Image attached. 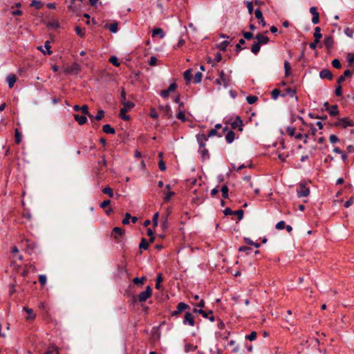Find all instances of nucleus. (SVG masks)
Returning a JSON list of instances; mask_svg holds the SVG:
<instances>
[{"label": "nucleus", "mask_w": 354, "mask_h": 354, "mask_svg": "<svg viewBox=\"0 0 354 354\" xmlns=\"http://www.w3.org/2000/svg\"><path fill=\"white\" fill-rule=\"evenodd\" d=\"M243 121L240 117H236V119L232 122L231 127L232 129H239V131L243 130Z\"/></svg>", "instance_id": "11"}, {"label": "nucleus", "mask_w": 354, "mask_h": 354, "mask_svg": "<svg viewBox=\"0 0 354 354\" xmlns=\"http://www.w3.org/2000/svg\"><path fill=\"white\" fill-rule=\"evenodd\" d=\"M131 216L129 213H126L124 218L122 220V223L124 225H127L129 223V219H131Z\"/></svg>", "instance_id": "60"}, {"label": "nucleus", "mask_w": 354, "mask_h": 354, "mask_svg": "<svg viewBox=\"0 0 354 354\" xmlns=\"http://www.w3.org/2000/svg\"><path fill=\"white\" fill-rule=\"evenodd\" d=\"M285 227H286V224L283 221H281L278 222L275 225L276 229H277L279 230H283L285 228Z\"/></svg>", "instance_id": "54"}, {"label": "nucleus", "mask_w": 354, "mask_h": 354, "mask_svg": "<svg viewBox=\"0 0 354 354\" xmlns=\"http://www.w3.org/2000/svg\"><path fill=\"white\" fill-rule=\"evenodd\" d=\"M230 44V42L227 41H222L221 43H220L218 45V48L222 51H225L227 48V47L228 46V45Z\"/></svg>", "instance_id": "36"}, {"label": "nucleus", "mask_w": 354, "mask_h": 354, "mask_svg": "<svg viewBox=\"0 0 354 354\" xmlns=\"http://www.w3.org/2000/svg\"><path fill=\"white\" fill-rule=\"evenodd\" d=\"M231 77L229 75L225 73L223 71L218 73V77L216 79L215 84L218 86V89L221 86L227 88L230 85Z\"/></svg>", "instance_id": "1"}, {"label": "nucleus", "mask_w": 354, "mask_h": 354, "mask_svg": "<svg viewBox=\"0 0 354 354\" xmlns=\"http://www.w3.org/2000/svg\"><path fill=\"white\" fill-rule=\"evenodd\" d=\"M59 348L55 344H50L45 351V354H59Z\"/></svg>", "instance_id": "18"}, {"label": "nucleus", "mask_w": 354, "mask_h": 354, "mask_svg": "<svg viewBox=\"0 0 354 354\" xmlns=\"http://www.w3.org/2000/svg\"><path fill=\"white\" fill-rule=\"evenodd\" d=\"M234 132L233 131H229L225 135V140L228 143H232L234 140Z\"/></svg>", "instance_id": "26"}, {"label": "nucleus", "mask_w": 354, "mask_h": 354, "mask_svg": "<svg viewBox=\"0 0 354 354\" xmlns=\"http://www.w3.org/2000/svg\"><path fill=\"white\" fill-rule=\"evenodd\" d=\"M254 15H255V17L256 18L259 20V19H263V13L261 11L260 9H257L254 12Z\"/></svg>", "instance_id": "61"}, {"label": "nucleus", "mask_w": 354, "mask_h": 354, "mask_svg": "<svg viewBox=\"0 0 354 354\" xmlns=\"http://www.w3.org/2000/svg\"><path fill=\"white\" fill-rule=\"evenodd\" d=\"M279 95H280V91L277 88L272 90V91L271 93L272 98L274 100H277Z\"/></svg>", "instance_id": "53"}, {"label": "nucleus", "mask_w": 354, "mask_h": 354, "mask_svg": "<svg viewBox=\"0 0 354 354\" xmlns=\"http://www.w3.org/2000/svg\"><path fill=\"white\" fill-rule=\"evenodd\" d=\"M183 324H188L192 326L194 325V317L191 313L187 312L185 313L183 319Z\"/></svg>", "instance_id": "10"}, {"label": "nucleus", "mask_w": 354, "mask_h": 354, "mask_svg": "<svg viewBox=\"0 0 354 354\" xmlns=\"http://www.w3.org/2000/svg\"><path fill=\"white\" fill-rule=\"evenodd\" d=\"M203 317L209 319L211 322L214 321V317L212 315V311L209 310V312L205 311V315H203Z\"/></svg>", "instance_id": "51"}, {"label": "nucleus", "mask_w": 354, "mask_h": 354, "mask_svg": "<svg viewBox=\"0 0 354 354\" xmlns=\"http://www.w3.org/2000/svg\"><path fill=\"white\" fill-rule=\"evenodd\" d=\"M124 230H122L120 227H115L113 228V230L112 231L111 236L115 239H119L124 234Z\"/></svg>", "instance_id": "12"}, {"label": "nucleus", "mask_w": 354, "mask_h": 354, "mask_svg": "<svg viewBox=\"0 0 354 354\" xmlns=\"http://www.w3.org/2000/svg\"><path fill=\"white\" fill-rule=\"evenodd\" d=\"M177 86L175 83H172L169 85L167 89L163 90L160 92V95L162 97H167L171 92H173L176 90Z\"/></svg>", "instance_id": "9"}, {"label": "nucleus", "mask_w": 354, "mask_h": 354, "mask_svg": "<svg viewBox=\"0 0 354 354\" xmlns=\"http://www.w3.org/2000/svg\"><path fill=\"white\" fill-rule=\"evenodd\" d=\"M196 140L199 145V148H205V142L208 140V136L205 134H197Z\"/></svg>", "instance_id": "7"}, {"label": "nucleus", "mask_w": 354, "mask_h": 354, "mask_svg": "<svg viewBox=\"0 0 354 354\" xmlns=\"http://www.w3.org/2000/svg\"><path fill=\"white\" fill-rule=\"evenodd\" d=\"M152 35H158L160 38H163L165 37V32L162 28H156L153 30Z\"/></svg>", "instance_id": "28"}, {"label": "nucleus", "mask_w": 354, "mask_h": 354, "mask_svg": "<svg viewBox=\"0 0 354 354\" xmlns=\"http://www.w3.org/2000/svg\"><path fill=\"white\" fill-rule=\"evenodd\" d=\"M75 120L79 123V124L82 125L86 123L87 118L84 115H75Z\"/></svg>", "instance_id": "25"}, {"label": "nucleus", "mask_w": 354, "mask_h": 354, "mask_svg": "<svg viewBox=\"0 0 354 354\" xmlns=\"http://www.w3.org/2000/svg\"><path fill=\"white\" fill-rule=\"evenodd\" d=\"M347 61L349 64H352L354 62V53H348Z\"/></svg>", "instance_id": "64"}, {"label": "nucleus", "mask_w": 354, "mask_h": 354, "mask_svg": "<svg viewBox=\"0 0 354 354\" xmlns=\"http://www.w3.org/2000/svg\"><path fill=\"white\" fill-rule=\"evenodd\" d=\"M324 44L325 45V46L328 49L331 48L333 45V37L331 36H328V37H325L324 40Z\"/></svg>", "instance_id": "22"}, {"label": "nucleus", "mask_w": 354, "mask_h": 354, "mask_svg": "<svg viewBox=\"0 0 354 354\" xmlns=\"http://www.w3.org/2000/svg\"><path fill=\"white\" fill-rule=\"evenodd\" d=\"M75 31L76 34L80 37L83 38L85 36V30L82 29L80 26H75Z\"/></svg>", "instance_id": "34"}, {"label": "nucleus", "mask_w": 354, "mask_h": 354, "mask_svg": "<svg viewBox=\"0 0 354 354\" xmlns=\"http://www.w3.org/2000/svg\"><path fill=\"white\" fill-rule=\"evenodd\" d=\"M257 97L254 96V95H248L247 97H246V100L248 102V103L249 104H252L254 103H255L257 100Z\"/></svg>", "instance_id": "40"}, {"label": "nucleus", "mask_w": 354, "mask_h": 354, "mask_svg": "<svg viewBox=\"0 0 354 354\" xmlns=\"http://www.w3.org/2000/svg\"><path fill=\"white\" fill-rule=\"evenodd\" d=\"M344 33L348 37L352 38L353 37L354 32H353V29L347 27L344 29Z\"/></svg>", "instance_id": "49"}, {"label": "nucleus", "mask_w": 354, "mask_h": 354, "mask_svg": "<svg viewBox=\"0 0 354 354\" xmlns=\"http://www.w3.org/2000/svg\"><path fill=\"white\" fill-rule=\"evenodd\" d=\"M260 48L261 45L257 41H255L251 47V51L257 55L259 52Z\"/></svg>", "instance_id": "32"}, {"label": "nucleus", "mask_w": 354, "mask_h": 354, "mask_svg": "<svg viewBox=\"0 0 354 354\" xmlns=\"http://www.w3.org/2000/svg\"><path fill=\"white\" fill-rule=\"evenodd\" d=\"M104 116V112L102 110H99L97 113V115L93 117L96 120H101Z\"/></svg>", "instance_id": "48"}, {"label": "nucleus", "mask_w": 354, "mask_h": 354, "mask_svg": "<svg viewBox=\"0 0 354 354\" xmlns=\"http://www.w3.org/2000/svg\"><path fill=\"white\" fill-rule=\"evenodd\" d=\"M102 130L105 133L114 134L115 133V129L110 124H104L102 127Z\"/></svg>", "instance_id": "23"}, {"label": "nucleus", "mask_w": 354, "mask_h": 354, "mask_svg": "<svg viewBox=\"0 0 354 354\" xmlns=\"http://www.w3.org/2000/svg\"><path fill=\"white\" fill-rule=\"evenodd\" d=\"M298 197H306L309 195L310 189L305 185L301 184L297 190Z\"/></svg>", "instance_id": "5"}, {"label": "nucleus", "mask_w": 354, "mask_h": 354, "mask_svg": "<svg viewBox=\"0 0 354 354\" xmlns=\"http://www.w3.org/2000/svg\"><path fill=\"white\" fill-rule=\"evenodd\" d=\"M24 310L26 312L28 316L26 317L27 319H34L36 317V315L34 313L32 309L24 307Z\"/></svg>", "instance_id": "24"}, {"label": "nucleus", "mask_w": 354, "mask_h": 354, "mask_svg": "<svg viewBox=\"0 0 354 354\" xmlns=\"http://www.w3.org/2000/svg\"><path fill=\"white\" fill-rule=\"evenodd\" d=\"M189 307V306L183 302H180L178 304L176 310L171 313L172 316H177L179 314H180L183 311H184L186 309H188Z\"/></svg>", "instance_id": "6"}, {"label": "nucleus", "mask_w": 354, "mask_h": 354, "mask_svg": "<svg viewBox=\"0 0 354 354\" xmlns=\"http://www.w3.org/2000/svg\"><path fill=\"white\" fill-rule=\"evenodd\" d=\"M149 246V243L145 239H142L139 248L140 249L147 250Z\"/></svg>", "instance_id": "39"}, {"label": "nucleus", "mask_w": 354, "mask_h": 354, "mask_svg": "<svg viewBox=\"0 0 354 354\" xmlns=\"http://www.w3.org/2000/svg\"><path fill=\"white\" fill-rule=\"evenodd\" d=\"M332 66L335 68H340L342 65L339 59H335L332 61Z\"/></svg>", "instance_id": "58"}, {"label": "nucleus", "mask_w": 354, "mask_h": 354, "mask_svg": "<svg viewBox=\"0 0 354 354\" xmlns=\"http://www.w3.org/2000/svg\"><path fill=\"white\" fill-rule=\"evenodd\" d=\"M192 77V75L191 70L188 69V70L185 71L184 73V78L187 83L190 82Z\"/></svg>", "instance_id": "37"}, {"label": "nucleus", "mask_w": 354, "mask_h": 354, "mask_svg": "<svg viewBox=\"0 0 354 354\" xmlns=\"http://www.w3.org/2000/svg\"><path fill=\"white\" fill-rule=\"evenodd\" d=\"M284 70H285V76L288 77L290 75L291 71V66L288 61L284 62Z\"/></svg>", "instance_id": "30"}, {"label": "nucleus", "mask_w": 354, "mask_h": 354, "mask_svg": "<svg viewBox=\"0 0 354 354\" xmlns=\"http://www.w3.org/2000/svg\"><path fill=\"white\" fill-rule=\"evenodd\" d=\"M245 43L244 39H241L239 41V43L236 46V51L239 53L240 50H241L243 48H241V45L244 44Z\"/></svg>", "instance_id": "50"}, {"label": "nucleus", "mask_w": 354, "mask_h": 354, "mask_svg": "<svg viewBox=\"0 0 354 354\" xmlns=\"http://www.w3.org/2000/svg\"><path fill=\"white\" fill-rule=\"evenodd\" d=\"M198 153L203 160H208L209 158V151L206 148H199Z\"/></svg>", "instance_id": "19"}, {"label": "nucleus", "mask_w": 354, "mask_h": 354, "mask_svg": "<svg viewBox=\"0 0 354 354\" xmlns=\"http://www.w3.org/2000/svg\"><path fill=\"white\" fill-rule=\"evenodd\" d=\"M202 73L200 72H197L194 77V82L196 84L200 83L202 80Z\"/></svg>", "instance_id": "44"}, {"label": "nucleus", "mask_w": 354, "mask_h": 354, "mask_svg": "<svg viewBox=\"0 0 354 354\" xmlns=\"http://www.w3.org/2000/svg\"><path fill=\"white\" fill-rule=\"evenodd\" d=\"M43 5V3L37 0H33L30 3L31 7H35L37 10L41 9Z\"/></svg>", "instance_id": "33"}, {"label": "nucleus", "mask_w": 354, "mask_h": 354, "mask_svg": "<svg viewBox=\"0 0 354 354\" xmlns=\"http://www.w3.org/2000/svg\"><path fill=\"white\" fill-rule=\"evenodd\" d=\"M310 12L313 15L312 23L313 24H317L319 22V14L317 12L316 7H311L310 8Z\"/></svg>", "instance_id": "8"}, {"label": "nucleus", "mask_w": 354, "mask_h": 354, "mask_svg": "<svg viewBox=\"0 0 354 354\" xmlns=\"http://www.w3.org/2000/svg\"><path fill=\"white\" fill-rule=\"evenodd\" d=\"M197 348V345H194L193 344L188 342L187 339H185L184 351L185 353L195 351Z\"/></svg>", "instance_id": "13"}, {"label": "nucleus", "mask_w": 354, "mask_h": 354, "mask_svg": "<svg viewBox=\"0 0 354 354\" xmlns=\"http://www.w3.org/2000/svg\"><path fill=\"white\" fill-rule=\"evenodd\" d=\"M102 192L105 194H107L109 197L113 196V192L112 189H111L109 187H106L102 189Z\"/></svg>", "instance_id": "42"}, {"label": "nucleus", "mask_w": 354, "mask_h": 354, "mask_svg": "<svg viewBox=\"0 0 354 354\" xmlns=\"http://www.w3.org/2000/svg\"><path fill=\"white\" fill-rule=\"evenodd\" d=\"M160 333H152L151 337L149 339V343L151 344V348L154 347L156 344L159 342L160 338Z\"/></svg>", "instance_id": "17"}, {"label": "nucleus", "mask_w": 354, "mask_h": 354, "mask_svg": "<svg viewBox=\"0 0 354 354\" xmlns=\"http://www.w3.org/2000/svg\"><path fill=\"white\" fill-rule=\"evenodd\" d=\"M257 41L261 44H266L269 42V38L262 34H257L255 37Z\"/></svg>", "instance_id": "15"}, {"label": "nucleus", "mask_w": 354, "mask_h": 354, "mask_svg": "<svg viewBox=\"0 0 354 354\" xmlns=\"http://www.w3.org/2000/svg\"><path fill=\"white\" fill-rule=\"evenodd\" d=\"M127 109L126 107H123L120 109V114H119V117L125 120V121H128L130 120V117L127 115Z\"/></svg>", "instance_id": "21"}, {"label": "nucleus", "mask_w": 354, "mask_h": 354, "mask_svg": "<svg viewBox=\"0 0 354 354\" xmlns=\"http://www.w3.org/2000/svg\"><path fill=\"white\" fill-rule=\"evenodd\" d=\"M175 195V193L174 192H171V191H168L165 196H164V201L165 202H168L169 201V200L171 199V198Z\"/></svg>", "instance_id": "43"}, {"label": "nucleus", "mask_w": 354, "mask_h": 354, "mask_svg": "<svg viewBox=\"0 0 354 354\" xmlns=\"http://www.w3.org/2000/svg\"><path fill=\"white\" fill-rule=\"evenodd\" d=\"M319 77L322 79H327L330 80L333 79V74L329 70L323 69L319 73Z\"/></svg>", "instance_id": "16"}, {"label": "nucleus", "mask_w": 354, "mask_h": 354, "mask_svg": "<svg viewBox=\"0 0 354 354\" xmlns=\"http://www.w3.org/2000/svg\"><path fill=\"white\" fill-rule=\"evenodd\" d=\"M80 110L82 111V113H84V115H88L91 120L93 119V115H92L89 113L88 108L87 105H83L82 106H81Z\"/></svg>", "instance_id": "31"}, {"label": "nucleus", "mask_w": 354, "mask_h": 354, "mask_svg": "<svg viewBox=\"0 0 354 354\" xmlns=\"http://www.w3.org/2000/svg\"><path fill=\"white\" fill-rule=\"evenodd\" d=\"M322 35L321 33V28L319 27H316L315 28L314 32V37L316 39V42H319L320 39L322 38Z\"/></svg>", "instance_id": "27"}, {"label": "nucleus", "mask_w": 354, "mask_h": 354, "mask_svg": "<svg viewBox=\"0 0 354 354\" xmlns=\"http://www.w3.org/2000/svg\"><path fill=\"white\" fill-rule=\"evenodd\" d=\"M109 62L115 66H119L120 64L115 56H111L109 59Z\"/></svg>", "instance_id": "45"}, {"label": "nucleus", "mask_w": 354, "mask_h": 354, "mask_svg": "<svg viewBox=\"0 0 354 354\" xmlns=\"http://www.w3.org/2000/svg\"><path fill=\"white\" fill-rule=\"evenodd\" d=\"M17 80V76L15 74L11 73L7 76L6 81L10 88H12L14 86Z\"/></svg>", "instance_id": "14"}, {"label": "nucleus", "mask_w": 354, "mask_h": 354, "mask_svg": "<svg viewBox=\"0 0 354 354\" xmlns=\"http://www.w3.org/2000/svg\"><path fill=\"white\" fill-rule=\"evenodd\" d=\"M286 133L291 137H294L295 135V128L294 127H288L286 129Z\"/></svg>", "instance_id": "41"}, {"label": "nucleus", "mask_w": 354, "mask_h": 354, "mask_svg": "<svg viewBox=\"0 0 354 354\" xmlns=\"http://www.w3.org/2000/svg\"><path fill=\"white\" fill-rule=\"evenodd\" d=\"M145 280V277H141V278H138V277H135L133 279V281L134 283L136 284H143L144 283V281Z\"/></svg>", "instance_id": "57"}, {"label": "nucleus", "mask_w": 354, "mask_h": 354, "mask_svg": "<svg viewBox=\"0 0 354 354\" xmlns=\"http://www.w3.org/2000/svg\"><path fill=\"white\" fill-rule=\"evenodd\" d=\"M149 115L153 119H157L158 117V114L154 108L150 109Z\"/></svg>", "instance_id": "59"}, {"label": "nucleus", "mask_w": 354, "mask_h": 354, "mask_svg": "<svg viewBox=\"0 0 354 354\" xmlns=\"http://www.w3.org/2000/svg\"><path fill=\"white\" fill-rule=\"evenodd\" d=\"M176 118L183 122H185L186 120L185 115L182 111H178V113L176 115Z\"/></svg>", "instance_id": "56"}, {"label": "nucleus", "mask_w": 354, "mask_h": 354, "mask_svg": "<svg viewBox=\"0 0 354 354\" xmlns=\"http://www.w3.org/2000/svg\"><path fill=\"white\" fill-rule=\"evenodd\" d=\"M286 94L289 95L291 97H296V92L295 90H293L290 88H286Z\"/></svg>", "instance_id": "63"}, {"label": "nucleus", "mask_w": 354, "mask_h": 354, "mask_svg": "<svg viewBox=\"0 0 354 354\" xmlns=\"http://www.w3.org/2000/svg\"><path fill=\"white\" fill-rule=\"evenodd\" d=\"M337 127H341L344 129H346L348 127H353L354 122L349 119L348 118H342L338 120V121L335 124Z\"/></svg>", "instance_id": "3"}, {"label": "nucleus", "mask_w": 354, "mask_h": 354, "mask_svg": "<svg viewBox=\"0 0 354 354\" xmlns=\"http://www.w3.org/2000/svg\"><path fill=\"white\" fill-rule=\"evenodd\" d=\"M80 71V66L76 63L74 62L70 66H67L64 68V73L66 74H71V75H76Z\"/></svg>", "instance_id": "2"}, {"label": "nucleus", "mask_w": 354, "mask_h": 354, "mask_svg": "<svg viewBox=\"0 0 354 354\" xmlns=\"http://www.w3.org/2000/svg\"><path fill=\"white\" fill-rule=\"evenodd\" d=\"M47 281L46 276L44 274H40L39 275V282L41 285V286H44L46 285Z\"/></svg>", "instance_id": "46"}, {"label": "nucleus", "mask_w": 354, "mask_h": 354, "mask_svg": "<svg viewBox=\"0 0 354 354\" xmlns=\"http://www.w3.org/2000/svg\"><path fill=\"white\" fill-rule=\"evenodd\" d=\"M122 104L124 107H126L127 109V111H129V109L134 106V103L130 101H123Z\"/></svg>", "instance_id": "47"}, {"label": "nucleus", "mask_w": 354, "mask_h": 354, "mask_svg": "<svg viewBox=\"0 0 354 354\" xmlns=\"http://www.w3.org/2000/svg\"><path fill=\"white\" fill-rule=\"evenodd\" d=\"M44 47L47 50V52L46 53V52L43 51V53L44 54L51 55L53 52L50 50V41H46L45 42Z\"/></svg>", "instance_id": "55"}, {"label": "nucleus", "mask_w": 354, "mask_h": 354, "mask_svg": "<svg viewBox=\"0 0 354 354\" xmlns=\"http://www.w3.org/2000/svg\"><path fill=\"white\" fill-rule=\"evenodd\" d=\"M326 110L331 116H335L339 113L338 107L336 104L330 106V107L326 108Z\"/></svg>", "instance_id": "20"}, {"label": "nucleus", "mask_w": 354, "mask_h": 354, "mask_svg": "<svg viewBox=\"0 0 354 354\" xmlns=\"http://www.w3.org/2000/svg\"><path fill=\"white\" fill-rule=\"evenodd\" d=\"M221 193H222V196L224 198H228V187L227 185H223L221 189Z\"/></svg>", "instance_id": "38"}, {"label": "nucleus", "mask_w": 354, "mask_h": 354, "mask_svg": "<svg viewBox=\"0 0 354 354\" xmlns=\"http://www.w3.org/2000/svg\"><path fill=\"white\" fill-rule=\"evenodd\" d=\"M15 140L17 144H19L21 141V134L17 129L15 131Z\"/></svg>", "instance_id": "35"}, {"label": "nucleus", "mask_w": 354, "mask_h": 354, "mask_svg": "<svg viewBox=\"0 0 354 354\" xmlns=\"http://www.w3.org/2000/svg\"><path fill=\"white\" fill-rule=\"evenodd\" d=\"M105 28H109V30L111 32L115 33L118 31V23L115 22V23L111 24L109 25L106 24L105 25Z\"/></svg>", "instance_id": "29"}, {"label": "nucleus", "mask_w": 354, "mask_h": 354, "mask_svg": "<svg viewBox=\"0 0 354 354\" xmlns=\"http://www.w3.org/2000/svg\"><path fill=\"white\" fill-rule=\"evenodd\" d=\"M354 203V196H351L348 201H346L344 203V207L346 208L349 207Z\"/></svg>", "instance_id": "62"}, {"label": "nucleus", "mask_w": 354, "mask_h": 354, "mask_svg": "<svg viewBox=\"0 0 354 354\" xmlns=\"http://www.w3.org/2000/svg\"><path fill=\"white\" fill-rule=\"evenodd\" d=\"M152 295V289L150 286H147L145 291L141 292L138 295V301L140 302L146 301Z\"/></svg>", "instance_id": "4"}, {"label": "nucleus", "mask_w": 354, "mask_h": 354, "mask_svg": "<svg viewBox=\"0 0 354 354\" xmlns=\"http://www.w3.org/2000/svg\"><path fill=\"white\" fill-rule=\"evenodd\" d=\"M218 136L219 137H221L222 136V133L218 134L216 129H211L209 131L208 135H207V136H208V138L209 137H212V136Z\"/></svg>", "instance_id": "52"}]
</instances>
